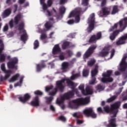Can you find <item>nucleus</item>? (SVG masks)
Wrapping results in <instances>:
<instances>
[{
    "mask_svg": "<svg viewBox=\"0 0 127 127\" xmlns=\"http://www.w3.org/2000/svg\"><path fill=\"white\" fill-rule=\"evenodd\" d=\"M67 83V85L69 88H71V89H72V91H69V92L64 94V95L61 97V100H59V99H57L56 101L57 104L58 105H60L61 109L64 110V109L65 108V106L63 104V102H64V100H67V99H69V98H71V97H73L74 96V94H75L77 95V96H80V94H79V91H78V89H75V87H77L78 86V84L77 83H75L71 81L69 78H65L64 79H63L62 80L58 81L56 82L57 86L56 88L55 89L54 92H50V95L51 96H54L55 94L57 92V89H59V90H60V91H62L63 89H64V83Z\"/></svg>",
    "mask_w": 127,
    "mask_h": 127,
    "instance_id": "nucleus-1",
    "label": "nucleus"
},
{
    "mask_svg": "<svg viewBox=\"0 0 127 127\" xmlns=\"http://www.w3.org/2000/svg\"><path fill=\"white\" fill-rule=\"evenodd\" d=\"M121 106V102L118 101L113 104L111 105V109L108 106H106L103 108V109L101 107L97 108V112L98 113H108L110 114V116L112 118L109 121V124H108L107 122H104L103 123L104 126L106 127H117L118 125L116 123V119L115 118L117 116L119 110L118 109L120 108Z\"/></svg>",
    "mask_w": 127,
    "mask_h": 127,
    "instance_id": "nucleus-2",
    "label": "nucleus"
},
{
    "mask_svg": "<svg viewBox=\"0 0 127 127\" xmlns=\"http://www.w3.org/2000/svg\"><path fill=\"white\" fill-rule=\"evenodd\" d=\"M40 4L42 5L43 11L46 15V16H55L57 14L56 10L53 8V11L50 12L47 8L50 7L53 2L52 0H48L47 5L45 3V0H40Z\"/></svg>",
    "mask_w": 127,
    "mask_h": 127,
    "instance_id": "nucleus-3",
    "label": "nucleus"
},
{
    "mask_svg": "<svg viewBox=\"0 0 127 127\" xmlns=\"http://www.w3.org/2000/svg\"><path fill=\"white\" fill-rule=\"evenodd\" d=\"M89 103H90V98L89 97L80 98L69 102L68 107L71 109H76L78 106L87 105Z\"/></svg>",
    "mask_w": 127,
    "mask_h": 127,
    "instance_id": "nucleus-4",
    "label": "nucleus"
},
{
    "mask_svg": "<svg viewBox=\"0 0 127 127\" xmlns=\"http://www.w3.org/2000/svg\"><path fill=\"white\" fill-rule=\"evenodd\" d=\"M127 17L121 20L118 23L115 24L110 29V31H115L117 28H122L125 29L127 27Z\"/></svg>",
    "mask_w": 127,
    "mask_h": 127,
    "instance_id": "nucleus-5",
    "label": "nucleus"
},
{
    "mask_svg": "<svg viewBox=\"0 0 127 127\" xmlns=\"http://www.w3.org/2000/svg\"><path fill=\"white\" fill-rule=\"evenodd\" d=\"M0 68L1 71L3 72L5 75L4 77L3 78L2 76L0 77V80L1 81H3V80H7L8 78L11 76V74H13V72L11 70H5V64H2L0 66Z\"/></svg>",
    "mask_w": 127,
    "mask_h": 127,
    "instance_id": "nucleus-6",
    "label": "nucleus"
},
{
    "mask_svg": "<svg viewBox=\"0 0 127 127\" xmlns=\"http://www.w3.org/2000/svg\"><path fill=\"white\" fill-rule=\"evenodd\" d=\"M127 55H125L122 59L121 62L120 64L119 70L120 71H125L126 70L127 73L124 74V78H127V63H126V59H127Z\"/></svg>",
    "mask_w": 127,
    "mask_h": 127,
    "instance_id": "nucleus-7",
    "label": "nucleus"
},
{
    "mask_svg": "<svg viewBox=\"0 0 127 127\" xmlns=\"http://www.w3.org/2000/svg\"><path fill=\"white\" fill-rule=\"evenodd\" d=\"M80 12H81V8H77L72 11L68 17H74L75 23H78L80 21Z\"/></svg>",
    "mask_w": 127,
    "mask_h": 127,
    "instance_id": "nucleus-8",
    "label": "nucleus"
},
{
    "mask_svg": "<svg viewBox=\"0 0 127 127\" xmlns=\"http://www.w3.org/2000/svg\"><path fill=\"white\" fill-rule=\"evenodd\" d=\"M52 54L53 55H59V58L61 60H64L65 59V57L63 54H61V49H60V47L59 46V44H57L55 45L53 49Z\"/></svg>",
    "mask_w": 127,
    "mask_h": 127,
    "instance_id": "nucleus-9",
    "label": "nucleus"
},
{
    "mask_svg": "<svg viewBox=\"0 0 127 127\" xmlns=\"http://www.w3.org/2000/svg\"><path fill=\"white\" fill-rule=\"evenodd\" d=\"M87 23L88 24V28L87 29L88 32H91L94 29V25L95 24V13L90 14Z\"/></svg>",
    "mask_w": 127,
    "mask_h": 127,
    "instance_id": "nucleus-10",
    "label": "nucleus"
},
{
    "mask_svg": "<svg viewBox=\"0 0 127 127\" xmlns=\"http://www.w3.org/2000/svg\"><path fill=\"white\" fill-rule=\"evenodd\" d=\"M112 75V70H108L106 72L102 74L103 78H101V81L102 83H106L107 82H113V78L110 77Z\"/></svg>",
    "mask_w": 127,
    "mask_h": 127,
    "instance_id": "nucleus-11",
    "label": "nucleus"
},
{
    "mask_svg": "<svg viewBox=\"0 0 127 127\" xmlns=\"http://www.w3.org/2000/svg\"><path fill=\"white\" fill-rule=\"evenodd\" d=\"M23 28H24V23L22 22L19 25L18 29L22 33V35L21 36V40L25 41V40H27V35L25 30H24Z\"/></svg>",
    "mask_w": 127,
    "mask_h": 127,
    "instance_id": "nucleus-12",
    "label": "nucleus"
},
{
    "mask_svg": "<svg viewBox=\"0 0 127 127\" xmlns=\"http://www.w3.org/2000/svg\"><path fill=\"white\" fill-rule=\"evenodd\" d=\"M98 69L99 66H98V65H95L94 68L91 70L92 79L89 81V84L90 85H94V84H95V82L96 81V78L95 77V76L98 74Z\"/></svg>",
    "mask_w": 127,
    "mask_h": 127,
    "instance_id": "nucleus-13",
    "label": "nucleus"
},
{
    "mask_svg": "<svg viewBox=\"0 0 127 127\" xmlns=\"http://www.w3.org/2000/svg\"><path fill=\"white\" fill-rule=\"evenodd\" d=\"M18 62V60L16 58H13L11 59V61L7 63V65L9 69H15L17 70V66L15 65V64Z\"/></svg>",
    "mask_w": 127,
    "mask_h": 127,
    "instance_id": "nucleus-14",
    "label": "nucleus"
},
{
    "mask_svg": "<svg viewBox=\"0 0 127 127\" xmlns=\"http://www.w3.org/2000/svg\"><path fill=\"white\" fill-rule=\"evenodd\" d=\"M83 113L86 117H91L93 119L97 118V114L94 112L93 108H87L83 111Z\"/></svg>",
    "mask_w": 127,
    "mask_h": 127,
    "instance_id": "nucleus-15",
    "label": "nucleus"
},
{
    "mask_svg": "<svg viewBox=\"0 0 127 127\" xmlns=\"http://www.w3.org/2000/svg\"><path fill=\"white\" fill-rule=\"evenodd\" d=\"M96 48L97 46L96 45H92L90 47L83 56L84 59H86V58H88V57L91 56V55L94 53V50H95V49Z\"/></svg>",
    "mask_w": 127,
    "mask_h": 127,
    "instance_id": "nucleus-16",
    "label": "nucleus"
},
{
    "mask_svg": "<svg viewBox=\"0 0 127 127\" xmlns=\"http://www.w3.org/2000/svg\"><path fill=\"white\" fill-rule=\"evenodd\" d=\"M20 18H22V15L20 14H18L16 17H15L14 21L11 20L9 22L10 27L12 28L14 25H16V24L18 23V21L20 20Z\"/></svg>",
    "mask_w": 127,
    "mask_h": 127,
    "instance_id": "nucleus-17",
    "label": "nucleus"
},
{
    "mask_svg": "<svg viewBox=\"0 0 127 127\" xmlns=\"http://www.w3.org/2000/svg\"><path fill=\"white\" fill-rule=\"evenodd\" d=\"M111 48V46L104 48L98 54L99 57H105L109 54V50Z\"/></svg>",
    "mask_w": 127,
    "mask_h": 127,
    "instance_id": "nucleus-18",
    "label": "nucleus"
},
{
    "mask_svg": "<svg viewBox=\"0 0 127 127\" xmlns=\"http://www.w3.org/2000/svg\"><path fill=\"white\" fill-rule=\"evenodd\" d=\"M0 45L1 48H0V61L1 62H4L5 61V57H6V55L5 54H1V52H2V50H3V43H2V41L0 40Z\"/></svg>",
    "mask_w": 127,
    "mask_h": 127,
    "instance_id": "nucleus-19",
    "label": "nucleus"
},
{
    "mask_svg": "<svg viewBox=\"0 0 127 127\" xmlns=\"http://www.w3.org/2000/svg\"><path fill=\"white\" fill-rule=\"evenodd\" d=\"M30 98H31V96L29 94L26 93L23 95V96H20L19 97V100L20 102H21V103H23V104H25V103H26L28 101H29L30 100Z\"/></svg>",
    "mask_w": 127,
    "mask_h": 127,
    "instance_id": "nucleus-20",
    "label": "nucleus"
},
{
    "mask_svg": "<svg viewBox=\"0 0 127 127\" xmlns=\"http://www.w3.org/2000/svg\"><path fill=\"white\" fill-rule=\"evenodd\" d=\"M101 38H102V33L99 32L97 33L96 36L93 35L90 37L89 42H96V40H99Z\"/></svg>",
    "mask_w": 127,
    "mask_h": 127,
    "instance_id": "nucleus-21",
    "label": "nucleus"
},
{
    "mask_svg": "<svg viewBox=\"0 0 127 127\" xmlns=\"http://www.w3.org/2000/svg\"><path fill=\"white\" fill-rule=\"evenodd\" d=\"M127 40V34H126L124 36L121 37L119 40L116 42L117 45H121L122 44H125L126 43V40Z\"/></svg>",
    "mask_w": 127,
    "mask_h": 127,
    "instance_id": "nucleus-22",
    "label": "nucleus"
},
{
    "mask_svg": "<svg viewBox=\"0 0 127 127\" xmlns=\"http://www.w3.org/2000/svg\"><path fill=\"white\" fill-rule=\"evenodd\" d=\"M40 104V101L38 97H35L33 100L31 102V105L34 107H38Z\"/></svg>",
    "mask_w": 127,
    "mask_h": 127,
    "instance_id": "nucleus-23",
    "label": "nucleus"
},
{
    "mask_svg": "<svg viewBox=\"0 0 127 127\" xmlns=\"http://www.w3.org/2000/svg\"><path fill=\"white\" fill-rule=\"evenodd\" d=\"M49 21L47 22L45 24V27L46 28L47 30H49L50 28L52 27V24H53V19L52 18H50L49 19Z\"/></svg>",
    "mask_w": 127,
    "mask_h": 127,
    "instance_id": "nucleus-24",
    "label": "nucleus"
},
{
    "mask_svg": "<svg viewBox=\"0 0 127 127\" xmlns=\"http://www.w3.org/2000/svg\"><path fill=\"white\" fill-rule=\"evenodd\" d=\"M20 77V74L19 73H16V74L13 75L9 80V83H13L15 82V81H17L18 80V78Z\"/></svg>",
    "mask_w": 127,
    "mask_h": 127,
    "instance_id": "nucleus-25",
    "label": "nucleus"
},
{
    "mask_svg": "<svg viewBox=\"0 0 127 127\" xmlns=\"http://www.w3.org/2000/svg\"><path fill=\"white\" fill-rule=\"evenodd\" d=\"M93 88L89 86H86L83 95H92L93 94Z\"/></svg>",
    "mask_w": 127,
    "mask_h": 127,
    "instance_id": "nucleus-26",
    "label": "nucleus"
},
{
    "mask_svg": "<svg viewBox=\"0 0 127 127\" xmlns=\"http://www.w3.org/2000/svg\"><path fill=\"white\" fill-rule=\"evenodd\" d=\"M23 79H24V76H21L19 81L14 84V87L15 88H16V87H21L22 83H23Z\"/></svg>",
    "mask_w": 127,
    "mask_h": 127,
    "instance_id": "nucleus-27",
    "label": "nucleus"
},
{
    "mask_svg": "<svg viewBox=\"0 0 127 127\" xmlns=\"http://www.w3.org/2000/svg\"><path fill=\"white\" fill-rule=\"evenodd\" d=\"M10 13H11V11L9 10V9H7L3 11L2 16L3 18H5V17H7Z\"/></svg>",
    "mask_w": 127,
    "mask_h": 127,
    "instance_id": "nucleus-28",
    "label": "nucleus"
},
{
    "mask_svg": "<svg viewBox=\"0 0 127 127\" xmlns=\"http://www.w3.org/2000/svg\"><path fill=\"white\" fill-rule=\"evenodd\" d=\"M45 31H46L45 30H44L43 31L41 30H39V32L40 33H41V35L40 36L41 40H44V39H46V38H47V36L46 35V34H44V32H45Z\"/></svg>",
    "mask_w": 127,
    "mask_h": 127,
    "instance_id": "nucleus-29",
    "label": "nucleus"
},
{
    "mask_svg": "<svg viewBox=\"0 0 127 127\" xmlns=\"http://www.w3.org/2000/svg\"><path fill=\"white\" fill-rule=\"evenodd\" d=\"M102 10H103L105 15H109L111 13V8L110 7H104L102 8Z\"/></svg>",
    "mask_w": 127,
    "mask_h": 127,
    "instance_id": "nucleus-30",
    "label": "nucleus"
},
{
    "mask_svg": "<svg viewBox=\"0 0 127 127\" xmlns=\"http://www.w3.org/2000/svg\"><path fill=\"white\" fill-rule=\"evenodd\" d=\"M119 34V31H116L113 32L112 34H111L110 36V38L111 40H114L115 38H116V36Z\"/></svg>",
    "mask_w": 127,
    "mask_h": 127,
    "instance_id": "nucleus-31",
    "label": "nucleus"
},
{
    "mask_svg": "<svg viewBox=\"0 0 127 127\" xmlns=\"http://www.w3.org/2000/svg\"><path fill=\"white\" fill-rule=\"evenodd\" d=\"M95 63H96V61L94 59H92L88 62L87 65L90 67H92V66Z\"/></svg>",
    "mask_w": 127,
    "mask_h": 127,
    "instance_id": "nucleus-32",
    "label": "nucleus"
},
{
    "mask_svg": "<svg viewBox=\"0 0 127 127\" xmlns=\"http://www.w3.org/2000/svg\"><path fill=\"white\" fill-rule=\"evenodd\" d=\"M70 45V43L67 42H64L63 43L62 48L63 49H66Z\"/></svg>",
    "mask_w": 127,
    "mask_h": 127,
    "instance_id": "nucleus-33",
    "label": "nucleus"
},
{
    "mask_svg": "<svg viewBox=\"0 0 127 127\" xmlns=\"http://www.w3.org/2000/svg\"><path fill=\"white\" fill-rule=\"evenodd\" d=\"M82 76L83 77H87V76H89V70L83 69L82 71Z\"/></svg>",
    "mask_w": 127,
    "mask_h": 127,
    "instance_id": "nucleus-34",
    "label": "nucleus"
},
{
    "mask_svg": "<svg viewBox=\"0 0 127 127\" xmlns=\"http://www.w3.org/2000/svg\"><path fill=\"white\" fill-rule=\"evenodd\" d=\"M81 76V74L80 73H76L75 75H72L70 77V80H75V79H77V78L80 77Z\"/></svg>",
    "mask_w": 127,
    "mask_h": 127,
    "instance_id": "nucleus-35",
    "label": "nucleus"
},
{
    "mask_svg": "<svg viewBox=\"0 0 127 127\" xmlns=\"http://www.w3.org/2000/svg\"><path fill=\"white\" fill-rule=\"evenodd\" d=\"M104 89H105V86H104L103 85H98L96 87V90L98 92H101V91H103V90H104Z\"/></svg>",
    "mask_w": 127,
    "mask_h": 127,
    "instance_id": "nucleus-36",
    "label": "nucleus"
},
{
    "mask_svg": "<svg viewBox=\"0 0 127 127\" xmlns=\"http://www.w3.org/2000/svg\"><path fill=\"white\" fill-rule=\"evenodd\" d=\"M84 88H85V85L83 84H81L78 86V89L79 90H80V91H81V93L82 94H83L84 92H85Z\"/></svg>",
    "mask_w": 127,
    "mask_h": 127,
    "instance_id": "nucleus-37",
    "label": "nucleus"
},
{
    "mask_svg": "<svg viewBox=\"0 0 127 127\" xmlns=\"http://www.w3.org/2000/svg\"><path fill=\"white\" fill-rule=\"evenodd\" d=\"M68 66H69V64L68 63L64 62L62 64L63 70H65V69H67Z\"/></svg>",
    "mask_w": 127,
    "mask_h": 127,
    "instance_id": "nucleus-38",
    "label": "nucleus"
},
{
    "mask_svg": "<svg viewBox=\"0 0 127 127\" xmlns=\"http://www.w3.org/2000/svg\"><path fill=\"white\" fill-rule=\"evenodd\" d=\"M119 11V10L118 9V6H114L113 7L112 11L111 12V14H115V13H117Z\"/></svg>",
    "mask_w": 127,
    "mask_h": 127,
    "instance_id": "nucleus-39",
    "label": "nucleus"
},
{
    "mask_svg": "<svg viewBox=\"0 0 127 127\" xmlns=\"http://www.w3.org/2000/svg\"><path fill=\"white\" fill-rule=\"evenodd\" d=\"M117 99V96H113L109 99H108L107 100V103H111V102H113V101H115Z\"/></svg>",
    "mask_w": 127,
    "mask_h": 127,
    "instance_id": "nucleus-40",
    "label": "nucleus"
},
{
    "mask_svg": "<svg viewBox=\"0 0 127 127\" xmlns=\"http://www.w3.org/2000/svg\"><path fill=\"white\" fill-rule=\"evenodd\" d=\"M39 47V42L37 40H35L34 43V49H36Z\"/></svg>",
    "mask_w": 127,
    "mask_h": 127,
    "instance_id": "nucleus-41",
    "label": "nucleus"
},
{
    "mask_svg": "<svg viewBox=\"0 0 127 127\" xmlns=\"http://www.w3.org/2000/svg\"><path fill=\"white\" fill-rule=\"evenodd\" d=\"M44 67H45V66L40 65V64H37V72H39V71H40V70H41V69H42V68H44Z\"/></svg>",
    "mask_w": 127,
    "mask_h": 127,
    "instance_id": "nucleus-42",
    "label": "nucleus"
},
{
    "mask_svg": "<svg viewBox=\"0 0 127 127\" xmlns=\"http://www.w3.org/2000/svg\"><path fill=\"white\" fill-rule=\"evenodd\" d=\"M66 11V8L64 6H62L60 8V13H64L65 11Z\"/></svg>",
    "mask_w": 127,
    "mask_h": 127,
    "instance_id": "nucleus-43",
    "label": "nucleus"
},
{
    "mask_svg": "<svg viewBox=\"0 0 127 127\" xmlns=\"http://www.w3.org/2000/svg\"><path fill=\"white\" fill-rule=\"evenodd\" d=\"M88 0H82V5L84 6H87L88 5Z\"/></svg>",
    "mask_w": 127,
    "mask_h": 127,
    "instance_id": "nucleus-44",
    "label": "nucleus"
},
{
    "mask_svg": "<svg viewBox=\"0 0 127 127\" xmlns=\"http://www.w3.org/2000/svg\"><path fill=\"white\" fill-rule=\"evenodd\" d=\"M46 102L47 103H51V102H52V101H53V97H46Z\"/></svg>",
    "mask_w": 127,
    "mask_h": 127,
    "instance_id": "nucleus-45",
    "label": "nucleus"
},
{
    "mask_svg": "<svg viewBox=\"0 0 127 127\" xmlns=\"http://www.w3.org/2000/svg\"><path fill=\"white\" fill-rule=\"evenodd\" d=\"M98 15H99V16H100L101 17L103 16H105V15H106L103 10H102V11H100L98 12Z\"/></svg>",
    "mask_w": 127,
    "mask_h": 127,
    "instance_id": "nucleus-46",
    "label": "nucleus"
},
{
    "mask_svg": "<svg viewBox=\"0 0 127 127\" xmlns=\"http://www.w3.org/2000/svg\"><path fill=\"white\" fill-rule=\"evenodd\" d=\"M59 119H60V121H62V122H66V118L64 117L63 116L59 117Z\"/></svg>",
    "mask_w": 127,
    "mask_h": 127,
    "instance_id": "nucleus-47",
    "label": "nucleus"
},
{
    "mask_svg": "<svg viewBox=\"0 0 127 127\" xmlns=\"http://www.w3.org/2000/svg\"><path fill=\"white\" fill-rule=\"evenodd\" d=\"M35 95H39V96H41V95L43 94L42 92L39 91V90H37L34 92Z\"/></svg>",
    "mask_w": 127,
    "mask_h": 127,
    "instance_id": "nucleus-48",
    "label": "nucleus"
},
{
    "mask_svg": "<svg viewBox=\"0 0 127 127\" xmlns=\"http://www.w3.org/2000/svg\"><path fill=\"white\" fill-rule=\"evenodd\" d=\"M52 88H53V86H52L46 87V88H45L46 92H49V91H50V90H51V89H52Z\"/></svg>",
    "mask_w": 127,
    "mask_h": 127,
    "instance_id": "nucleus-49",
    "label": "nucleus"
},
{
    "mask_svg": "<svg viewBox=\"0 0 127 127\" xmlns=\"http://www.w3.org/2000/svg\"><path fill=\"white\" fill-rule=\"evenodd\" d=\"M76 123H77V125H81V124H83V121L77 119L76 120Z\"/></svg>",
    "mask_w": 127,
    "mask_h": 127,
    "instance_id": "nucleus-50",
    "label": "nucleus"
},
{
    "mask_svg": "<svg viewBox=\"0 0 127 127\" xmlns=\"http://www.w3.org/2000/svg\"><path fill=\"white\" fill-rule=\"evenodd\" d=\"M7 29H8V26H7V25H6L3 27V31H7Z\"/></svg>",
    "mask_w": 127,
    "mask_h": 127,
    "instance_id": "nucleus-51",
    "label": "nucleus"
},
{
    "mask_svg": "<svg viewBox=\"0 0 127 127\" xmlns=\"http://www.w3.org/2000/svg\"><path fill=\"white\" fill-rule=\"evenodd\" d=\"M50 109L51 110V111H53V112H54L55 111V107L53 106V105H50Z\"/></svg>",
    "mask_w": 127,
    "mask_h": 127,
    "instance_id": "nucleus-52",
    "label": "nucleus"
},
{
    "mask_svg": "<svg viewBox=\"0 0 127 127\" xmlns=\"http://www.w3.org/2000/svg\"><path fill=\"white\" fill-rule=\"evenodd\" d=\"M114 55H115V50H112L111 54V58H113Z\"/></svg>",
    "mask_w": 127,
    "mask_h": 127,
    "instance_id": "nucleus-53",
    "label": "nucleus"
},
{
    "mask_svg": "<svg viewBox=\"0 0 127 127\" xmlns=\"http://www.w3.org/2000/svg\"><path fill=\"white\" fill-rule=\"evenodd\" d=\"M67 2V0H60V4H64L65 2Z\"/></svg>",
    "mask_w": 127,
    "mask_h": 127,
    "instance_id": "nucleus-54",
    "label": "nucleus"
},
{
    "mask_svg": "<svg viewBox=\"0 0 127 127\" xmlns=\"http://www.w3.org/2000/svg\"><path fill=\"white\" fill-rule=\"evenodd\" d=\"M101 6H105L106 5V0H104L101 2Z\"/></svg>",
    "mask_w": 127,
    "mask_h": 127,
    "instance_id": "nucleus-55",
    "label": "nucleus"
},
{
    "mask_svg": "<svg viewBox=\"0 0 127 127\" xmlns=\"http://www.w3.org/2000/svg\"><path fill=\"white\" fill-rule=\"evenodd\" d=\"M68 24H73L74 23V20H70L67 21Z\"/></svg>",
    "mask_w": 127,
    "mask_h": 127,
    "instance_id": "nucleus-56",
    "label": "nucleus"
},
{
    "mask_svg": "<svg viewBox=\"0 0 127 127\" xmlns=\"http://www.w3.org/2000/svg\"><path fill=\"white\" fill-rule=\"evenodd\" d=\"M67 54L68 56H72V55H73V53L71 51H68L67 52Z\"/></svg>",
    "mask_w": 127,
    "mask_h": 127,
    "instance_id": "nucleus-57",
    "label": "nucleus"
},
{
    "mask_svg": "<svg viewBox=\"0 0 127 127\" xmlns=\"http://www.w3.org/2000/svg\"><path fill=\"white\" fill-rule=\"evenodd\" d=\"M73 117L74 118H78V114L77 113H73L72 114Z\"/></svg>",
    "mask_w": 127,
    "mask_h": 127,
    "instance_id": "nucleus-58",
    "label": "nucleus"
},
{
    "mask_svg": "<svg viewBox=\"0 0 127 127\" xmlns=\"http://www.w3.org/2000/svg\"><path fill=\"white\" fill-rule=\"evenodd\" d=\"M123 109H127V103H126L123 106Z\"/></svg>",
    "mask_w": 127,
    "mask_h": 127,
    "instance_id": "nucleus-59",
    "label": "nucleus"
},
{
    "mask_svg": "<svg viewBox=\"0 0 127 127\" xmlns=\"http://www.w3.org/2000/svg\"><path fill=\"white\" fill-rule=\"evenodd\" d=\"M81 53L78 52V53L76 54V57H80V56H81Z\"/></svg>",
    "mask_w": 127,
    "mask_h": 127,
    "instance_id": "nucleus-60",
    "label": "nucleus"
},
{
    "mask_svg": "<svg viewBox=\"0 0 127 127\" xmlns=\"http://www.w3.org/2000/svg\"><path fill=\"white\" fill-rule=\"evenodd\" d=\"M24 0H19V3H20V4H22L23 2H24Z\"/></svg>",
    "mask_w": 127,
    "mask_h": 127,
    "instance_id": "nucleus-61",
    "label": "nucleus"
},
{
    "mask_svg": "<svg viewBox=\"0 0 127 127\" xmlns=\"http://www.w3.org/2000/svg\"><path fill=\"white\" fill-rule=\"evenodd\" d=\"M29 5V3L26 2L25 4L24 5V7H26V6H28Z\"/></svg>",
    "mask_w": 127,
    "mask_h": 127,
    "instance_id": "nucleus-62",
    "label": "nucleus"
},
{
    "mask_svg": "<svg viewBox=\"0 0 127 127\" xmlns=\"http://www.w3.org/2000/svg\"><path fill=\"white\" fill-rule=\"evenodd\" d=\"M53 34H54V32H52L50 33V38H52V35H53Z\"/></svg>",
    "mask_w": 127,
    "mask_h": 127,
    "instance_id": "nucleus-63",
    "label": "nucleus"
},
{
    "mask_svg": "<svg viewBox=\"0 0 127 127\" xmlns=\"http://www.w3.org/2000/svg\"><path fill=\"white\" fill-rule=\"evenodd\" d=\"M115 74L116 76H118V75H120V74H121V73H120V72H119V71H116Z\"/></svg>",
    "mask_w": 127,
    "mask_h": 127,
    "instance_id": "nucleus-64",
    "label": "nucleus"
}]
</instances>
